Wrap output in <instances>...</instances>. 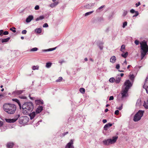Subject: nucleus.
<instances>
[{"instance_id": "obj_1", "label": "nucleus", "mask_w": 148, "mask_h": 148, "mask_svg": "<svg viewBox=\"0 0 148 148\" xmlns=\"http://www.w3.org/2000/svg\"><path fill=\"white\" fill-rule=\"evenodd\" d=\"M140 60L145 58V56L148 53V46L147 42L144 40L140 43Z\"/></svg>"}, {"instance_id": "obj_2", "label": "nucleus", "mask_w": 148, "mask_h": 148, "mask_svg": "<svg viewBox=\"0 0 148 148\" xmlns=\"http://www.w3.org/2000/svg\"><path fill=\"white\" fill-rule=\"evenodd\" d=\"M3 108L4 111L10 114H14L16 109V106L10 103H5L3 105Z\"/></svg>"}, {"instance_id": "obj_3", "label": "nucleus", "mask_w": 148, "mask_h": 148, "mask_svg": "<svg viewBox=\"0 0 148 148\" xmlns=\"http://www.w3.org/2000/svg\"><path fill=\"white\" fill-rule=\"evenodd\" d=\"M23 113L26 115L28 114L29 112L32 111L33 109V105L31 102L24 103L22 106Z\"/></svg>"}, {"instance_id": "obj_4", "label": "nucleus", "mask_w": 148, "mask_h": 148, "mask_svg": "<svg viewBox=\"0 0 148 148\" xmlns=\"http://www.w3.org/2000/svg\"><path fill=\"white\" fill-rule=\"evenodd\" d=\"M118 137V136L113 137L112 139H108L104 140L103 143L104 145H107L114 144L116 141Z\"/></svg>"}, {"instance_id": "obj_5", "label": "nucleus", "mask_w": 148, "mask_h": 148, "mask_svg": "<svg viewBox=\"0 0 148 148\" xmlns=\"http://www.w3.org/2000/svg\"><path fill=\"white\" fill-rule=\"evenodd\" d=\"M144 112L143 111L140 110L138 111L135 115L133 119L134 121H137L139 120L143 116Z\"/></svg>"}, {"instance_id": "obj_6", "label": "nucleus", "mask_w": 148, "mask_h": 148, "mask_svg": "<svg viewBox=\"0 0 148 148\" xmlns=\"http://www.w3.org/2000/svg\"><path fill=\"white\" fill-rule=\"evenodd\" d=\"M132 86V83L129 80H127L124 82L123 88L129 90Z\"/></svg>"}, {"instance_id": "obj_7", "label": "nucleus", "mask_w": 148, "mask_h": 148, "mask_svg": "<svg viewBox=\"0 0 148 148\" xmlns=\"http://www.w3.org/2000/svg\"><path fill=\"white\" fill-rule=\"evenodd\" d=\"M128 90L126 88H123L121 92V94L122 95V98L126 97L127 95V92Z\"/></svg>"}, {"instance_id": "obj_8", "label": "nucleus", "mask_w": 148, "mask_h": 148, "mask_svg": "<svg viewBox=\"0 0 148 148\" xmlns=\"http://www.w3.org/2000/svg\"><path fill=\"white\" fill-rule=\"evenodd\" d=\"M28 118L26 116H25L20 118L19 120V122L20 123L24 124L25 123V120L27 121L28 120Z\"/></svg>"}, {"instance_id": "obj_9", "label": "nucleus", "mask_w": 148, "mask_h": 148, "mask_svg": "<svg viewBox=\"0 0 148 148\" xmlns=\"http://www.w3.org/2000/svg\"><path fill=\"white\" fill-rule=\"evenodd\" d=\"M73 140H71L70 141L69 143L65 147V148H73L74 147L73 146Z\"/></svg>"}, {"instance_id": "obj_10", "label": "nucleus", "mask_w": 148, "mask_h": 148, "mask_svg": "<svg viewBox=\"0 0 148 148\" xmlns=\"http://www.w3.org/2000/svg\"><path fill=\"white\" fill-rule=\"evenodd\" d=\"M146 83L143 86V87L145 88L147 92L148 93V82L147 83V82L148 81V76L147 77L145 80Z\"/></svg>"}, {"instance_id": "obj_11", "label": "nucleus", "mask_w": 148, "mask_h": 148, "mask_svg": "<svg viewBox=\"0 0 148 148\" xmlns=\"http://www.w3.org/2000/svg\"><path fill=\"white\" fill-rule=\"evenodd\" d=\"M14 144L12 142H8L7 144V147L8 148H12L13 147Z\"/></svg>"}, {"instance_id": "obj_12", "label": "nucleus", "mask_w": 148, "mask_h": 148, "mask_svg": "<svg viewBox=\"0 0 148 148\" xmlns=\"http://www.w3.org/2000/svg\"><path fill=\"white\" fill-rule=\"evenodd\" d=\"M33 18V17L32 16H29L26 19V22L28 23L30 22Z\"/></svg>"}, {"instance_id": "obj_13", "label": "nucleus", "mask_w": 148, "mask_h": 148, "mask_svg": "<svg viewBox=\"0 0 148 148\" xmlns=\"http://www.w3.org/2000/svg\"><path fill=\"white\" fill-rule=\"evenodd\" d=\"M43 110V107L42 106H39L38 107V108H37L36 110V112L37 113H39Z\"/></svg>"}, {"instance_id": "obj_14", "label": "nucleus", "mask_w": 148, "mask_h": 148, "mask_svg": "<svg viewBox=\"0 0 148 148\" xmlns=\"http://www.w3.org/2000/svg\"><path fill=\"white\" fill-rule=\"evenodd\" d=\"M5 120L8 123H13L16 121V120L13 119H5Z\"/></svg>"}, {"instance_id": "obj_15", "label": "nucleus", "mask_w": 148, "mask_h": 148, "mask_svg": "<svg viewBox=\"0 0 148 148\" xmlns=\"http://www.w3.org/2000/svg\"><path fill=\"white\" fill-rule=\"evenodd\" d=\"M112 125V124L111 123H108L106 124L104 126V128L105 130H107V128L108 127H110Z\"/></svg>"}, {"instance_id": "obj_16", "label": "nucleus", "mask_w": 148, "mask_h": 148, "mask_svg": "<svg viewBox=\"0 0 148 148\" xmlns=\"http://www.w3.org/2000/svg\"><path fill=\"white\" fill-rule=\"evenodd\" d=\"M116 58L115 56H112L110 59V62H114L115 61Z\"/></svg>"}, {"instance_id": "obj_17", "label": "nucleus", "mask_w": 148, "mask_h": 148, "mask_svg": "<svg viewBox=\"0 0 148 148\" xmlns=\"http://www.w3.org/2000/svg\"><path fill=\"white\" fill-rule=\"evenodd\" d=\"M128 53L127 52H126L125 53L124 52L121 55V56L125 58H126L128 55Z\"/></svg>"}, {"instance_id": "obj_18", "label": "nucleus", "mask_w": 148, "mask_h": 148, "mask_svg": "<svg viewBox=\"0 0 148 148\" xmlns=\"http://www.w3.org/2000/svg\"><path fill=\"white\" fill-rule=\"evenodd\" d=\"M36 114L34 112H32L29 115V116L30 117V118L31 119H32L34 118Z\"/></svg>"}, {"instance_id": "obj_19", "label": "nucleus", "mask_w": 148, "mask_h": 148, "mask_svg": "<svg viewBox=\"0 0 148 148\" xmlns=\"http://www.w3.org/2000/svg\"><path fill=\"white\" fill-rule=\"evenodd\" d=\"M10 39V37H8L6 38L2 39L1 40V42L3 43L7 42Z\"/></svg>"}, {"instance_id": "obj_20", "label": "nucleus", "mask_w": 148, "mask_h": 148, "mask_svg": "<svg viewBox=\"0 0 148 148\" xmlns=\"http://www.w3.org/2000/svg\"><path fill=\"white\" fill-rule=\"evenodd\" d=\"M42 30L41 28H37L35 30V32L38 34H40Z\"/></svg>"}, {"instance_id": "obj_21", "label": "nucleus", "mask_w": 148, "mask_h": 148, "mask_svg": "<svg viewBox=\"0 0 148 148\" xmlns=\"http://www.w3.org/2000/svg\"><path fill=\"white\" fill-rule=\"evenodd\" d=\"M12 100L13 101H15V102H16V103H17L19 106L20 107H21V104L20 103V102L17 99H12Z\"/></svg>"}, {"instance_id": "obj_22", "label": "nucleus", "mask_w": 148, "mask_h": 148, "mask_svg": "<svg viewBox=\"0 0 148 148\" xmlns=\"http://www.w3.org/2000/svg\"><path fill=\"white\" fill-rule=\"evenodd\" d=\"M125 46L124 45H122L121 47V51L123 53L125 50Z\"/></svg>"}, {"instance_id": "obj_23", "label": "nucleus", "mask_w": 148, "mask_h": 148, "mask_svg": "<svg viewBox=\"0 0 148 148\" xmlns=\"http://www.w3.org/2000/svg\"><path fill=\"white\" fill-rule=\"evenodd\" d=\"M36 103L38 105L41 104L42 103V101L40 100H37L35 101Z\"/></svg>"}, {"instance_id": "obj_24", "label": "nucleus", "mask_w": 148, "mask_h": 148, "mask_svg": "<svg viewBox=\"0 0 148 148\" xmlns=\"http://www.w3.org/2000/svg\"><path fill=\"white\" fill-rule=\"evenodd\" d=\"M44 18V16H39V17L37 18L36 20V21H38L40 20H42Z\"/></svg>"}, {"instance_id": "obj_25", "label": "nucleus", "mask_w": 148, "mask_h": 148, "mask_svg": "<svg viewBox=\"0 0 148 148\" xmlns=\"http://www.w3.org/2000/svg\"><path fill=\"white\" fill-rule=\"evenodd\" d=\"M130 79L132 80H133L134 79V76L133 74H131L129 75Z\"/></svg>"}, {"instance_id": "obj_26", "label": "nucleus", "mask_w": 148, "mask_h": 148, "mask_svg": "<svg viewBox=\"0 0 148 148\" xmlns=\"http://www.w3.org/2000/svg\"><path fill=\"white\" fill-rule=\"evenodd\" d=\"M121 80V78L120 77H118L115 80V82L116 83H118L120 82Z\"/></svg>"}, {"instance_id": "obj_27", "label": "nucleus", "mask_w": 148, "mask_h": 148, "mask_svg": "<svg viewBox=\"0 0 148 148\" xmlns=\"http://www.w3.org/2000/svg\"><path fill=\"white\" fill-rule=\"evenodd\" d=\"M79 91L82 93H84L85 92V89L83 88H81L79 89Z\"/></svg>"}, {"instance_id": "obj_28", "label": "nucleus", "mask_w": 148, "mask_h": 148, "mask_svg": "<svg viewBox=\"0 0 148 148\" xmlns=\"http://www.w3.org/2000/svg\"><path fill=\"white\" fill-rule=\"evenodd\" d=\"M52 64V63L51 62H48L46 63V67L47 68H49L50 67Z\"/></svg>"}, {"instance_id": "obj_29", "label": "nucleus", "mask_w": 148, "mask_h": 148, "mask_svg": "<svg viewBox=\"0 0 148 148\" xmlns=\"http://www.w3.org/2000/svg\"><path fill=\"white\" fill-rule=\"evenodd\" d=\"M39 68V66L38 65L36 66H34L32 67V69L33 70H35L36 69H38Z\"/></svg>"}, {"instance_id": "obj_30", "label": "nucleus", "mask_w": 148, "mask_h": 148, "mask_svg": "<svg viewBox=\"0 0 148 148\" xmlns=\"http://www.w3.org/2000/svg\"><path fill=\"white\" fill-rule=\"evenodd\" d=\"M62 77H60L58 78V79L56 80V82H60L62 80Z\"/></svg>"}, {"instance_id": "obj_31", "label": "nucleus", "mask_w": 148, "mask_h": 148, "mask_svg": "<svg viewBox=\"0 0 148 148\" xmlns=\"http://www.w3.org/2000/svg\"><path fill=\"white\" fill-rule=\"evenodd\" d=\"M94 12L93 11L87 12L85 14V16H87L90 15L92 13Z\"/></svg>"}, {"instance_id": "obj_32", "label": "nucleus", "mask_w": 148, "mask_h": 148, "mask_svg": "<svg viewBox=\"0 0 148 148\" xmlns=\"http://www.w3.org/2000/svg\"><path fill=\"white\" fill-rule=\"evenodd\" d=\"M115 81V79L113 77L111 78L109 80V81L110 82H113Z\"/></svg>"}, {"instance_id": "obj_33", "label": "nucleus", "mask_w": 148, "mask_h": 148, "mask_svg": "<svg viewBox=\"0 0 148 148\" xmlns=\"http://www.w3.org/2000/svg\"><path fill=\"white\" fill-rule=\"evenodd\" d=\"M38 49L37 48L35 47L32 48L31 50V51H36L38 50Z\"/></svg>"}, {"instance_id": "obj_34", "label": "nucleus", "mask_w": 148, "mask_h": 148, "mask_svg": "<svg viewBox=\"0 0 148 148\" xmlns=\"http://www.w3.org/2000/svg\"><path fill=\"white\" fill-rule=\"evenodd\" d=\"M143 106L146 108H148V105H147L146 103L145 102L144 103Z\"/></svg>"}, {"instance_id": "obj_35", "label": "nucleus", "mask_w": 148, "mask_h": 148, "mask_svg": "<svg viewBox=\"0 0 148 148\" xmlns=\"http://www.w3.org/2000/svg\"><path fill=\"white\" fill-rule=\"evenodd\" d=\"M22 91L18 90L16 91V93L18 94H20L22 93Z\"/></svg>"}, {"instance_id": "obj_36", "label": "nucleus", "mask_w": 148, "mask_h": 148, "mask_svg": "<svg viewBox=\"0 0 148 148\" xmlns=\"http://www.w3.org/2000/svg\"><path fill=\"white\" fill-rule=\"evenodd\" d=\"M127 23L126 22H125L123 23V28L125 27L127 25Z\"/></svg>"}, {"instance_id": "obj_37", "label": "nucleus", "mask_w": 148, "mask_h": 148, "mask_svg": "<svg viewBox=\"0 0 148 148\" xmlns=\"http://www.w3.org/2000/svg\"><path fill=\"white\" fill-rule=\"evenodd\" d=\"M119 111L118 110H116L114 112V114L116 115H118L119 114Z\"/></svg>"}, {"instance_id": "obj_38", "label": "nucleus", "mask_w": 148, "mask_h": 148, "mask_svg": "<svg viewBox=\"0 0 148 148\" xmlns=\"http://www.w3.org/2000/svg\"><path fill=\"white\" fill-rule=\"evenodd\" d=\"M55 6H56L53 3H51L50 5V7H51V8H53L54 7H55Z\"/></svg>"}, {"instance_id": "obj_39", "label": "nucleus", "mask_w": 148, "mask_h": 148, "mask_svg": "<svg viewBox=\"0 0 148 148\" xmlns=\"http://www.w3.org/2000/svg\"><path fill=\"white\" fill-rule=\"evenodd\" d=\"M134 42L136 45H138L139 43V41L137 40H135Z\"/></svg>"}, {"instance_id": "obj_40", "label": "nucleus", "mask_w": 148, "mask_h": 148, "mask_svg": "<svg viewBox=\"0 0 148 148\" xmlns=\"http://www.w3.org/2000/svg\"><path fill=\"white\" fill-rule=\"evenodd\" d=\"M27 32V31L26 30H23L22 32V33L23 34H26V33Z\"/></svg>"}, {"instance_id": "obj_41", "label": "nucleus", "mask_w": 148, "mask_h": 148, "mask_svg": "<svg viewBox=\"0 0 148 148\" xmlns=\"http://www.w3.org/2000/svg\"><path fill=\"white\" fill-rule=\"evenodd\" d=\"M127 11H125L124 12H123V16H125L127 14Z\"/></svg>"}, {"instance_id": "obj_42", "label": "nucleus", "mask_w": 148, "mask_h": 148, "mask_svg": "<svg viewBox=\"0 0 148 148\" xmlns=\"http://www.w3.org/2000/svg\"><path fill=\"white\" fill-rule=\"evenodd\" d=\"M122 108V106H121L119 107H117L116 108V109H118L119 110H121Z\"/></svg>"}, {"instance_id": "obj_43", "label": "nucleus", "mask_w": 148, "mask_h": 148, "mask_svg": "<svg viewBox=\"0 0 148 148\" xmlns=\"http://www.w3.org/2000/svg\"><path fill=\"white\" fill-rule=\"evenodd\" d=\"M34 8L35 10H38L39 9V7L38 5H37Z\"/></svg>"}, {"instance_id": "obj_44", "label": "nucleus", "mask_w": 148, "mask_h": 148, "mask_svg": "<svg viewBox=\"0 0 148 148\" xmlns=\"http://www.w3.org/2000/svg\"><path fill=\"white\" fill-rule=\"evenodd\" d=\"M8 31H5L4 32H3V34L4 35H6L8 34Z\"/></svg>"}, {"instance_id": "obj_45", "label": "nucleus", "mask_w": 148, "mask_h": 148, "mask_svg": "<svg viewBox=\"0 0 148 148\" xmlns=\"http://www.w3.org/2000/svg\"><path fill=\"white\" fill-rule=\"evenodd\" d=\"M48 26V25L47 23H45L43 25V27H47Z\"/></svg>"}, {"instance_id": "obj_46", "label": "nucleus", "mask_w": 148, "mask_h": 148, "mask_svg": "<svg viewBox=\"0 0 148 148\" xmlns=\"http://www.w3.org/2000/svg\"><path fill=\"white\" fill-rule=\"evenodd\" d=\"M116 68L117 69H119L120 68V65L119 64H117L116 65Z\"/></svg>"}, {"instance_id": "obj_47", "label": "nucleus", "mask_w": 148, "mask_h": 148, "mask_svg": "<svg viewBox=\"0 0 148 148\" xmlns=\"http://www.w3.org/2000/svg\"><path fill=\"white\" fill-rule=\"evenodd\" d=\"M20 97L21 99H26L27 97L25 96H20Z\"/></svg>"}, {"instance_id": "obj_48", "label": "nucleus", "mask_w": 148, "mask_h": 148, "mask_svg": "<svg viewBox=\"0 0 148 148\" xmlns=\"http://www.w3.org/2000/svg\"><path fill=\"white\" fill-rule=\"evenodd\" d=\"M3 30H0V36H2V34H3Z\"/></svg>"}, {"instance_id": "obj_49", "label": "nucleus", "mask_w": 148, "mask_h": 148, "mask_svg": "<svg viewBox=\"0 0 148 148\" xmlns=\"http://www.w3.org/2000/svg\"><path fill=\"white\" fill-rule=\"evenodd\" d=\"M140 4V2H138V3H136V7H138V6H139Z\"/></svg>"}, {"instance_id": "obj_50", "label": "nucleus", "mask_w": 148, "mask_h": 148, "mask_svg": "<svg viewBox=\"0 0 148 148\" xmlns=\"http://www.w3.org/2000/svg\"><path fill=\"white\" fill-rule=\"evenodd\" d=\"M59 3V2L58 1L54 2L53 3L56 6Z\"/></svg>"}, {"instance_id": "obj_51", "label": "nucleus", "mask_w": 148, "mask_h": 148, "mask_svg": "<svg viewBox=\"0 0 148 148\" xmlns=\"http://www.w3.org/2000/svg\"><path fill=\"white\" fill-rule=\"evenodd\" d=\"M114 99V97L113 96H110V97L109 100H112Z\"/></svg>"}, {"instance_id": "obj_52", "label": "nucleus", "mask_w": 148, "mask_h": 148, "mask_svg": "<svg viewBox=\"0 0 148 148\" xmlns=\"http://www.w3.org/2000/svg\"><path fill=\"white\" fill-rule=\"evenodd\" d=\"M136 14L135 15H134L133 16V17H134V16H137L138 15V12L137 11V12H136Z\"/></svg>"}, {"instance_id": "obj_53", "label": "nucleus", "mask_w": 148, "mask_h": 148, "mask_svg": "<svg viewBox=\"0 0 148 148\" xmlns=\"http://www.w3.org/2000/svg\"><path fill=\"white\" fill-rule=\"evenodd\" d=\"M10 30L11 31H12L13 32L15 33L16 32V31L15 30L13 29L12 28H10Z\"/></svg>"}, {"instance_id": "obj_54", "label": "nucleus", "mask_w": 148, "mask_h": 148, "mask_svg": "<svg viewBox=\"0 0 148 148\" xmlns=\"http://www.w3.org/2000/svg\"><path fill=\"white\" fill-rule=\"evenodd\" d=\"M3 125V122L0 121V127H1Z\"/></svg>"}, {"instance_id": "obj_55", "label": "nucleus", "mask_w": 148, "mask_h": 148, "mask_svg": "<svg viewBox=\"0 0 148 148\" xmlns=\"http://www.w3.org/2000/svg\"><path fill=\"white\" fill-rule=\"evenodd\" d=\"M131 67H132V66L130 65H129L127 66V69H129V70H130L129 69L131 68Z\"/></svg>"}, {"instance_id": "obj_56", "label": "nucleus", "mask_w": 148, "mask_h": 148, "mask_svg": "<svg viewBox=\"0 0 148 148\" xmlns=\"http://www.w3.org/2000/svg\"><path fill=\"white\" fill-rule=\"evenodd\" d=\"M130 12L132 13H134L135 12V11L133 9H132L130 10Z\"/></svg>"}, {"instance_id": "obj_57", "label": "nucleus", "mask_w": 148, "mask_h": 148, "mask_svg": "<svg viewBox=\"0 0 148 148\" xmlns=\"http://www.w3.org/2000/svg\"><path fill=\"white\" fill-rule=\"evenodd\" d=\"M103 123H105L107 122V120L106 119H103Z\"/></svg>"}, {"instance_id": "obj_58", "label": "nucleus", "mask_w": 148, "mask_h": 148, "mask_svg": "<svg viewBox=\"0 0 148 148\" xmlns=\"http://www.w3.org/2000/svg\"><path fill=\"white\" fill-rule=\"evenodd\" d=\"M104 7V6H101V7H100L99 8V9H102V8H103Z\"/></svg>"}, {"instance_id": "obj_59", "label": "nucleus", "mask_w": 148, "mask_h": 148, "mask_svg": "<svg viewBox=\"0 0 148 148\" xmlns=\"http://www.w3.org/2000/svg\"><path fill=\"white\" fill-rule=\"evenodd\" d=\"M3 97V95L2 94H0V98Z\"/></svg>"}, {"instance_id": "obj_60", "label": "nucleus", "mask_w": 148, "mask_h": 148, "mask_svg": "<svg viewBox=\"0 0 148 148\" xmlns=\"http://www.w3.org/2000/svg\"><path fill=\"white\" fill-rule=\"evenodd\" d=\"M124 63L126 65L127 64V61H126V60H125V61H124Z\"/></svg>"}, {"instance_id": "obj_61", "label": "nucleus", "mask_w": 148, "mask_h": 148, "mask_svg": "<svg viewBox=\"0 0 148 148\" xmlns=\"http://www.w3.org/2000/svg\"><path fill=\"white\" fill-rule=\"evenodd\" d=\"M108 111V110L107 108L105 110V112H107Z\"/></svg>"}, {"instance_id": "obj_62", "label": "nucleus", "mask_w": 148, "mask_h": 148, "mask_svg": "<svg viewBox=\"0 0 148 148\" xmlns=\"http://www.w3.org/2000/svg\"><path fill=\"white\" fill-rule=\"evenodd\" d=\"M123 75H124V74H123V73H121V74H120V76H121V77H123Z\"/></svg>"}, {"instance_id": "obj_63", "label": "nucleus", "mask_w": 148, "mask_h": 148, "mask_svg": "<svg viewBox=\"0 0 148 148\" xmlns=\"http://www.w3.org/2000/svg\"><path fill=\"white\" fill-rule=\"evenodd\" d=\"M21 38L23 40V39H24V37H23V36H22V37H21Z\"/></svg>"}, {"instance_id": "obj_64", "label": "nucleus", "mask_w": 148, "mask_h": 148, "mask_svg": "<svg viewBox=\"0 0 148 148\" xmlns=\"http://www.w3.org/2000/svg\"><path fill=\"white\" fill-rule=\"evenodd\" d=\"M84 60L85 61H87L88 60L86 58H85Z\"/></svg>"}]
</instances>
